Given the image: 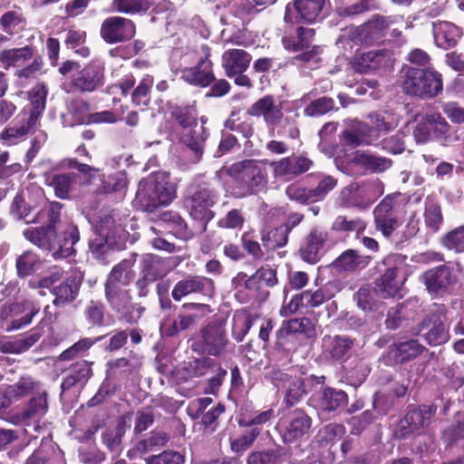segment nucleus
I'll return each mask as SVG.
<instances>
[{"instance_id":"1","label":"nucleus","mask_w":464,"mask_h":464,"mask_svg":"<svg viewBox=\"0 0 464 464\" xmlns=\"http://www.w3.org/2000/svg\"><path fill=\"white\" fill-rule=\"evenodd\" d=\"M24 236L38 247L51 252L54 258H65L74 254L73 246L80 239L79 230L73 225H68L59 239L52 225L28 228L24 231Z\"/></svg>"},{"instance_id":"2","label":"nucleus","mask_w":464,"mask_h":464,"mask_svg":"<svg viewBox=\"0 0 464 464\" xmlns=\"http://www.w3.org/2000/svg\"><path fill=\"white\" fill-rule=\"evenodd\" d=\"M175 198V188L166 172H154L142 179L138 186L134 203L142 211L154 212L167 206Z\"/></svg>"},{"instance_id":"3","label":"nucleus","mask_w":464,"mask_h":464,"mask_svg":"<svg viewBox=\"0 0 464 464\" xmlns=\"http://www.w3.org/2000/svg\"><path fill=\"white\" fill-rule=\"evenodd\" d=\"M400 73L401 87L409 95L425 99L433 98L442 92L441 75L435 70L404 65Z\"/></svg>"},{"instance_id":"4","label":"nucleus","mask_w":464,"mask_h":464,"mask_svg":"<svg viewBox=\"0 0 464 464\" xmlns=\"http://www.w3.org/2000/svg\"><path fill=\"white\" fill-rule=\"evenodd\" d=\"M382 194L383 184L379 179L353 182L341 190L339 204L344 208L365 209Z\"/></svg>"},{"instance_id":"5","label":"nucleus","mask_w":464,"mask_h":464,"mask_svg":"<svg viewBox=\"0 0 464 464\" xmlns=\"http://www.w3.org/2000/svg\"><path fill=\"white\" fill-rule=\"evenodd\" d=\"M395 24L394 16L374 14L362 24L347 28L343 36L357 45L369 46L385 37Z\"/></svg>"},{"instance_id":"6","label":"nucleus","mask_w":464,"mask_h":464,"mask_svg":"<svg viewBox=\"0 0 464 464\" xmlns=\"http://www.w3.org/2000/svg\"><path fill=\"white\" fill-rule=\"evenodd\" d=\"M218 193L208 185L199 186L185 201L190 217L198 222L195 233L205 232L208 223L214 218L211 208L216 204Z\"/></svg>"},{"instance_id":"7","label":"nucleus","mask_w":464,"mask_h":464,"mask_svg":"<svg viewBox=\"0 0 464 464\" xmlns=\"http://www.w3.org/2000/svg\"><path fill=\"white\" fill-rule=\"evenodd\" d=\"M266 161L246 160L236 162L229 168V173L241 185L244 195L254 194L265 188L267 183Z\"/></svg>"},{"instance_id":"8","label":"nucleus","mask_w":464,"mask_h":464,"mask_svg":"<svg viewBox=\"0 0 464 464\" xmlns=\"http://www.w3.org/2000/svg\"><path fill=\"white\" fill-rule=\"evenodd\" d=\"M312 424V418L304 411L295 410L281 419L276 427L283 442L290 444L308 436Z\"/></svg>"},{"instance_id":"9","label":"nucleus","mask_w":464,"mask_h":464,"mask_svg":"<svg viewBox=\"0 0 464 464\" xmlns=\"http://www.w3.org/2000/svg\"><path fill=\"white\" fill-rule=\"evenodd\" d=\"M401 194L386 196L374 208L373 217L375 227L385 237H389L401 225L396 214L398 208L397 199Z\"/></svg>"},{"instance_id":"10","label":"nucleus","mask_w":464,"mask_h":464,"mask_svg":"<svg viewBox=\"0 0 464 464\" xmlns=\"http://www.w3.org/2000/svg\"><path fill=\"white\" fill-rule=\"evenodd\" d=\"M215 293V285L212 279L196 275H188L178 281L172 291V298L179 302L181 299L192 295L212 297Z\"/></svg>"},{"instance_id":"11","label":"nucleus","mask_w":464,"mask_h":464,"mask_svg":"<svg viewBox=\"0 0 464 464\" xmlns=\"http://www.w3.org/2000/svg\"><path fill=\"white\" fill-rule=\"evenodd\" d=\"M325 0H295L285 7V22L287 24L314 23L320 16Z\"/></svg>"},{"instance_id":"12","label":"nucleus","mask_w":464,"mask_h":464,"mask_svg":"<svg viewBox=\"0 0 464 464\" xmlns=\"http://www.w3.org/2000/svg\"><path fill=\"white\" fill-rule=\"evenodd\" d=\"M106 299L111 308L121 314L130 324H135L140 318L143 308L131 303L129 292L122 287H105Z\"/></svg>"},{"instance_id":"13","label":"nucleus","mask_w":464,"mask_h":464,"mask_svg":"<svg viewBox=\"0 0 464 464\" xmlns=\"http://www.w3.org/2000/svg\"><path fill=\"white\" fill-rule=\"evenodd\" d=\"M101 37L107 44L130 41L136 34L135 24L122 16L107 17L101 25Z\"/></svg>"},{"instance_id":"14","label":"nucleus","mask_w":464,"mask_h":464,"mask_svg":"<svg viewBox=\"0 0 464 464\" xmlns=\"http://www.w3.org/2000/svg\"><path fill=\"white\" fill-rule=\"evenodd\" d=\"M436 411L437 408L433 405H421L419 408L409 411L399 422L401 436L406 437L413 433H422L430 424Z\"/></svg>"},{"instance_id":"15","label":"nucleus","mask_w":464,"mask_h":464,"mask_svg":"<svg viewBox=\"0 0 464 464\" xmlns=\"http://www.w3.org/2000/svg\"><path fill=\"white\" fill-rule=\"evenodd\" d=\"M210 312L209 305L200 303H188L181 306L172 324L167 327L169 336H175L179 332L192 327L196 322Z\"/></svg>"},{"instance_id":"16","label":"nucleus","mask_w":464,"mask_h":464,"mask_svg":"<svg viewBox=\"0 0 464 464\" xmlns=\"http://www.w3.org/2000/svg\"><path fill=\"white\" fill-rule=\"evenodd\" d=\"M455 279L453 269L445 265L430 268L423 275L427 290L434 296L443 295Z\"/></svg>"},{"instance_id":"17","label":"nucleus","mask_w":464,"mask_h":464,"mask_svg":"<svg viewBox=\"0 0 464 464\" xmlns=\"http://www.w3.org/2000/svg\"><path fill=\"white\" fill-rule=\"evenodd\" d=\"M227 343L225 328L219 324H208L201 330V348L207 354L212 356L223 354Z\"/></svg>"},{"instance_id":"18","label":"nucleus","mask_w":464,"mask_h":464,"mask_svg":"<svg viewBox=\"0 0 464 464\" xmlns=\"http://www.w3.org/2000/svg\"><path fill=\"white\" fill-rule=\"evenodd\" d=\"M38 125L37 121L27 115L26 111H22L2 131L0 138L7 144H16L34 131Z\"/></svg>"},{"instance_id":"19","label":"nucleus","mask_w":464,"mask_h":464,"mask_svg":"<svg viewBox=\"0 0 464 464\" xmlns=\"http://www.w3.org/2000/svg\"><path fill=\"white\" fill-rule=\"evenodd\" d=\"M268 163L276 178L296 177L308 171L314 165L313 160L303 155L285 157Z\"/></svg>"},{"instance_id":"20","label":"nucleus","mask_w":464,"mask_h":464,"mask_svg":"<svg viewBox=\"0 0 464 464\" xmlns=\"http://www.w3.org/2000/svg\"><path fill=\"white\" fill-rule=\"evenodd\" d=\"M38 310L29 301L10 304L4 323L5 332L11 333L31 324Z\"/></svg>"},{"instance_id":"21","label":"nucleus","mask_w":464,"mask_h":464,"mask_svg":"<svg viewBox=\"0 0 464 464\" xmlns=\"http://www.w3.org/2000/svg\"><path fill=\"white\" fill-rule=\"evenodd\" d=\"M82 282V275L73 271L67 278L52 288L51 292L55 296L53 304L55 306H63L73 302L80 291Z\"/></svg>"},{"instance_id":"22","label":"nucleus","mask_w":464,"mask_h":464,"mask_svg":"<svg viewBox=\"0 0 464 464\" xmlns=\"http://www.w3.org/2000/svg\"><path fill=\"white\" fill-rule=\"evenodd\" d=\"M432 32L435 44L444 50L455 47L463 34L460 27L448 21L433 22Z\"/></svg>"},{"instance_id":"23","label":"nucleus","mask_w":464,"mask_h":464,"mask_svg":"<svg viewBox=\"0 0 464 464\" xmlns=\"http://www.w3.org/2000/svg\"><path fill=\"white\" fill-rule=\"evenodd\" d=\"M103 65L93 62L85 66L72 79V85L82 92H92L102 84L103 78Z\"/></svg>"},{"instance_id":"24","label":"nucleus","mask_w":464,"mask_h":464,"mask_svg":"<svg viewBox=\"0 0 464 464\" xmlns=\"http://www.w3.org/2000/svg\"><path fill=\"white\" fill-rule=\"evenodd\" d=\"M393 63L392 53L391 51L372 50L363 53L358 59L357 64L359 70L363 72L386 70Z\"/></svg>"},{"instance_id":"25","label":"nucleus","mask_w":464,"mask_h":464,"mask_svg":"<svg viewBox=\"0 0 464 464\" xmlns=\"http://www.w3.org/2000/svg\"><path fill=\"white\" fill-rule=\"evenodd\" d=\"M274 380L277 382V385L285 389V402L288 407H292L300 401L305 393L304 382L300 377L278 372L275 373Z\"/></svg>"},{"instance_id":"26","label":"nucleus","mask_w":464,"mask_h":464,"mask_svg":"<svg viewBox=\"0 0 464 464\" xmlns=\"http://www.w3.org/2000/svg\"><path fill=\"white\" fill-rule=\"evenodd\" d=\"M75 173L44 172V184L53 189L54 195L61 199H69L77 180Z\"/></svg>"},{"instance_id":"27","label":"nucleus","mask_w":464,"mask_h":464,"mask_svg":"<svg viewBox=\"0 0 464 464\" xmlns=\"http://www.w3.org/2000/svg\"><path fill=\"white\" fill-rule=\"evenodd\" d=\"M208 53L205 58H201L197 66L185 68L181 72V78L193 85L206 87L215 79L211 71V62L208 59Z\"/></svg>"},{"instance_id":"28","label":"nucleus","mask_w":464,"mask_h":464,"mask_svg":"<svg viewBox=\"0 0 464 464\" xmlns=\"http://www.w3.org/2000/svg\"><path fill=\"white\" fill-rule=\"evenodd\" d=\"M252 56L243 49H228L222 54V66L227 76L245 72L249 67Z\"/></svg>"},{"instance_id":"29","label":"nucleus","mask_w":464,"mask_h":464,"mask_svg":"<svg viewBox=\"0 0 464 464\" xmlns=\"http://www.w3.org/2000/svg\"><path fill=\"white\" fill-rule=\"evenodd\" d=\"M248 113L255 117L263 116L265 121L271 125L278 124L283 118L281 108L276 105L275 99L271 95H266L257 100L248 109Z\"/></svg>"},{"instance_id":"30","label":"nucleus","mask_w":464,"mask_h":464,"mask_svg":"<svg viewBox=\"0 0 464 464\" xmlns=\"http://www.w3.org/2000/svg\"><path fill=\"white\" fill-rule=\"evenodd\" d=\"M424 120L428 122L435 138L440 141L442 145L449 146L459 140V136L457 132L450 133L451 127L440 113L436 111L426 112Z\"/></svg>"},{"instance_id":"31","label":"nucleus","mask_w":464,"mask_h":464,"mask_svg":"<svg viewBox=\"0 0 464 464\" xmlns=\"http://www.w3.org/2000/svg\"><path fill=\"white\" fill-rule=\"evenodd\" d=\"M130 427V417H121L114 426H109L102 433V441L111 452L121 451L122 437Z\"/></svg>"},{"instance_id":"32","label":"nucleus","mask_w":464,"mask_h":464,"mask_svg":"<svg viewBox=\"0 0 464 464\" xmlns=\"http://www.w3.org/2000/svg\"><path fill=\"white\" fill-rule=\"evenodd\" d=\"M326 236L317 229L312 230L306 237L299 252L302 258L310 264L319 261Z\"/></svg>"},{"instance_id":"33","label":"nucleus","mask_w":464,"mask_h":464,"mask_svg":"<svg viewBox=\"0 0 464 464\" xmlns=\"http://www.w3.org/2000/svg\"><path fill=\"white\" fill-rule=\"evenodd\" d=\"M47 409V393L43 392L32 398L26 407L18 412L14 418L17 422L38 421L45 415Z\"/></svg>"},{"instance_id":"34","label":"nucleus","mask_w":464,"mask_h":464,"mask_svg":"<svg viewBox=\"0 0 464 464\" xmlns=\"http://www.w3.org/2000/svg\"><path fill=\"white\" fill-rule=\"evenodd\" d=\"M92 364L88 361H79L72 364L62 382V389L69 390L77 383H86L92 375Z\"/></svg>"},{"instance_id":"35","label":"nucleus","mask_w":464,"mask_h":464,"mask_svg":"<svg viewBox=\"0 0 464 464\" xmlns=\"http://www.w3.org/2000/svg\"><path fill=\"white\" fill-rule=\"evenodd\" d=\"M398 268H388L376 283V294L382 298L394 297L401 287V282L397 279Z\"/></svg>"},{"instance_id":"36","label":"nucleus","mask_w":464,"mask_h":464,"mask_svg":"<svg viewBox=\"0 0 464 464\" xmlns=\"http://www.w3.org/2000/svg\"><path fill=\"white\" fill-rule=\"evenodd\" d=\"M339 291L334 283H328L324 287L302 292L301 299L303 306L305 308H315L323 304L325 301L333 298Z\"/></svg>"},{"instance_id":"37","label":"nucleus","mask_w":464,"mask_h":464,"mask_svg":"<svg viewBox=\"0 0 464 464\" xmlns=\"http://www.w3.org/2000/svg\"><path fill=\"white\" fill-rule=\"evenodd\" d=\"M323 342L325 351L334 360L347 357L353 346V341L346 335L325 336Z\"/></svg>"},{"instance_id":"38","label":"nucleus","mask_w":464,"mask_h":464,"mask_svg":"<svg viewBox=\"0 0 464 464\" xmlns=\"http://www.w3.org/2000/svg\"><path fill=\"white\" fill-rule=\"evenodd\" d=\"M352 162L366 170L381 173L391 168L392 161L384 157H377L362 151L354 152Z\"/></svg>"},{"instance_id":"39","label":"nucleus","mask_w":464,"mask_h":464,"mask_svg":"<svg viewBox=\"0 0 464 464\" xmlns=\"http://www.w3.org/2000/svg\"><path fill=\"white\" fill-rule=\"evenodd\" d=\"M208 133L204 126L195 125L182 135V142L194 153L198 161L203 154Z\"/></svg>"},{"instance_id":"40","label":"nucleus","mask_w":464,"mask_h":464,"mask_svg":"<svg viewBox=\"0 0 464 464\" xmlns=\"http://www.w3.org/2000/svg\"><path fill=\"white\" fill-rule=\"evenodd\" d=\"M41 336V330L33 329L26 336L23 338L14 341L0 342V353L14 354L23 353L29 350L34 343H36Z\"/></svg>"},{"instance_id":"41","label":"nucleus","mask_w":464,"mask_h":464,"mask_svg":"<svg viewBox=\"0 0 464 464\" xmlns=\"http://www.w3.org/2000/svg\"><path fill=\"white\" fill-rule=\"evenodd\" d=\"M132 259H124L111 271L105 287H121L130 283L132 279Z\"/></svg>"},{"instance_id":"42","label":"nucleus","mask_w":464,"mask_h":464,"mask_svg":"<svg viewBox=\"0 0 464 464\" xmlns=\"http://www.w3.org/2000/svg\"><path fill=\"white\" fill-rule=\"evenodd\" d=\"M34 56V49L31 46L14 48L0 52V62L5 68L22 67Z\"/></svg>"},{"instance_id":"43","label":"nucleus","mask_w":464,"mask_h":464,"mask_svg":"<svg viewBox=\"0 0 464 464\" xmlns=\"http://www.w3.org/2000/svg\"><path fill=\"white\" fill-rule=\"evenodd\" d=\"M370 259V256L360 255L357 250L348 249L335 259L334 265L340 270L353 271L364 268Z\"/></svg>"},{"instance_id":"44","label":"nucleus","mask_w":464,"mask_h":464,"mask_svg":"<svg viewBox=\"0 0 464 464\" xmlns=\"http://www.w3.org/2000/svg\"><path fill=\"white\" fill-rule=\"evenodd\" d=\"M90 104L82 99H73L67 104L66 118H70L68 125L89 124Z\"/></svg>"},{"instance_id":"45","label":"nucleus","mask_w":464,"mask_h":464,"mask_svg":"<svg viewBox=\"0 0 464 464\" xmlns=\"http://www.w3.org/2000/svg\"><path fill=\"white\" fill-rule=\"evenodd\" d=\"M424 324H432V326L425 334V340L430 345H440L448 342L449 334L445 324L437 318V315L430 314L425 320Z\"/></svg>"},{"instance_id":"46","label":"nucleus","mask_w":464,"mask_h":464,"mask_svg":"<svg viewBox=\"0 0 464 464\" xmlns=\"http://www.w3.org/2000/svg\"><path fill=\"white\" fill-rule=\"evenodd\" d=\"M347 400V395L343 391H337L330 387L324 388L318 395V405L321 410L333 411L343 405Z\"/></svg>"},{"instance_id":"47","label":"nucleus","mask_w":464,"mask_h":464,"mask_svg":"<svg viewBox=\"0 0 464 464\" xmlns=\"http://www.w3.org/2000/svg\"><path fill=\"white\" fill-rule=\"evenodd\" d=\"M47 89L44 84H38L31 92V103L24 111L27 115L39 123V119L45 109Z\"/></svg>"},{"instance_id":"48","label":"nucleus","mask_w":464,"mask_h":464,"mask_svg":"<svg viewBox=\"0 0 464 464\" xmlns=\"http://www.w3.org/2000/svg\"><path fill=\"white\" fill-rule=\"evenodd\" d=\"M170 115L182 129L198 125L195 104L171 106Z\"/></svg>"},{"instance_id":"49","label":"nucleus","mask_w":464,"mask_h":464,"mask_svg":"<svg viewBox=\"0 0 464 464\" xmlns=\"http://www.w3.org/2000/svg\"><path fill=\"white\" fill-rule=\"evenodd\" d=\"M291 227L288 225H283L262 234L261 240L263 246L267 250H274L286 245L288 234Z\"/></svg>"},{"instance_id":"50","label":"nucleus","mask_w":464,"mask_h":464,"mask_svg":"<svg viewBox=\"0 0 464 464\" xmlns=\"http://www.w3.org/2000/svg\"><path fill=\"white\" fill-rule=\"evenodd\" d=\"M141 275L149 280H157L165 275L164 262L157 256L146 254L140 259Z\"/></svg>"},{"instance_id":"51","label":"nucleus","mask_w":464,"mask_h":464,"mask_svg":"<svg viewBox=\"0 0 464 464\" xmlns=\"http://www.w3.org/2000/svg\"><path fill=\"white\" fill-rule=\"evenodd\" d=\"M425 347L418 340H409L395 344V360L398 362H404L412 360L422 353Z\"/></svg>"},{"instance_id":"52","label":"nucleus","mask_w":464,"mask_h":464,"mask_svg":"<svg viewBox=\"0 0 464 464\" xmlns=\"http://www.w3.org/2000/svg\"><path fill=\"white\" fill-rule=\"evenodd\" d=\"M151 5V0H113L111 8L118 13L136 14L146 13Z\"/></svg>"},{"instance_id":"53","label":"nucleus","mask_w":464,"mask_h":464,"mask_svg":"<svg viewBox=\"0 0 464 464\" xmlns=\"http://www.w3.org/2000/svg\"><path fill=\"white\" fill-rule=\"evenodd\" d=\"M37 383L29 376L20 378V380L5 389V396L9 400H20L21 398L28 395L33 390H34Z\"/></svg>"},{"instance_id":"54","label":"nucleus","mask_w":464,"mask_h":464,"mask_svg":"<svg viewBox=\"0 0 464 464\" xmlns=\"http://www.w3.org/2000/svg\"><path fill=\"white\" fill-rule=\"evenodd\" d=\"M283 329L286 334H302L304 336L311 338L315 335V328L314 324L309 318H294L285 322Z\"/></svg>"},{"instance_id":"55","label":"nucleus","mask_w":464,"mask_h":464,"mask_svg":"<svg viewBox=\"0 0 464 464\" xmlns=\"http://www.w3.org/2000/svg\"><path fill=\"white\" fill-rule=\"evenodd\" d=\"M0 24L4 32L13 34L24 27V18L20 10H12L0 17Z\"/></svg>"},{"instance_id":"56","label":"nucleus","mask_w":464,"mask_h":464,"mask_svg":"<svg viewBox=\"0 0 464 464\" xmlns=\"http://www.w3.org/2000/svg\"><path fill=\"white\" fill-rule=\"evenodd\" d=\"M62 208L63 204L57 201L47 203L34 216V223H49L54 227V224L60 219Z\"/></svg>"},{"instance_id":"57","label":"nucleus","mask_w":464,"mask_h":464,"mask_svg":"<svg viewBox=\"0 0 464 464\" xmlns=\"http://www.w3.org/2000/svg\"><path fill=\"white\" fill-rule=\"evenodd\" d=\"M169 439L168 434L163 431H152L148 439L136 444L135 450L140 453H147L165 446Z\"/></svg>"},{"instance_id":"58","label":"nucleus","mask_w":464,"mask_h":464,"mask_svg":"<svg viewBox=\"0 0 464 464\" xmlns=\"http://www.w3.org/2000/svg\"><path fill=\"white\" fill-rule=\"evenodd\" d=\"M153 78L150 75L144 77L131 93V100L137 106H147L150 102V89Z\"/></svg>"},{"instance_id":"59","label":"nucleus","mask_w":464,"mask_h":464,"mask_svg":"<svg viewBox=\"0 0 464 464\" xmlns=\"http://www.w3.org/2000/svg\"><path fill=\"white\" fill-rule=\"evenodd\" d=\"M281 457L280 449L254 451L247 456L246 464H280Z\"/></svg>"},{"instance_id":"60","label":"nucleus","mask_w":464,"mask_h":464,"mask_svg":"<svg viewBox=\"0 0 464 464\" xmlns=\"http://www.w3.org/2000/svg\"><path fill=\"white\" fill-rule=\"evenodd\" d=\"M317 179L318 184L314 188H312L315 201L323 200L326 195L337 186V179L331 175L324 173L314 174Z\"/></svg>"},{"instance_id":"61","label":"nucleus","mask_w":464,"mask_h":464,"mask_svg":"<svg viewBox=\"0 0 464 464\" xmlns=\"http://www.w3.org/2000/svg\"><path fill=\"white\" fill-rule=\"evenodd\" d=\"M335 105L334 101L329 97H321L310 102L304 110V114L309 117H318L332 110Z\"/></svg>"},{"instance_id":"62","label":"nucleus","mask_w":464,"mask_h":464,"mask_svg":"<svg viewBox=\"0 0 464 464\" xmlns=\"http://www.w3.org/2000/svg\"><path fill=\"white\" fill-rule=\"evenodd\" d=\"M425 223L434 232L437 231L442 222V214L440 205L430 198L425 202Z\"/></svg>"},{"instance_id":"63","label":"nucleus","mask_w":464,"mask_h":464,"mask_svg":"<svg viewBox=\"0 0 464 464\" xmlns=\"http://www.w3.org/2000/svg\"><path fill=\"white\" fill-rule=\"evenodd\" d=\"M442 244L450 250L456 253L464 252V226H460L450 231L442 239Z\"/></svg>"},{"instance_id":"64","label":"nucleus","mask_w":464,"mask_h":464,"mask_svg":"<svg viewBox=\"0 0 464 464\" xmlns=\"http://www.w3.org/2000/svg\"><path fill=\"white\" fill-rule=\"evenodd\" d=\"M184 456L174 450H164L159 455H153L146 459L147 464H183Z\"/></svg>"}]
</instances>
